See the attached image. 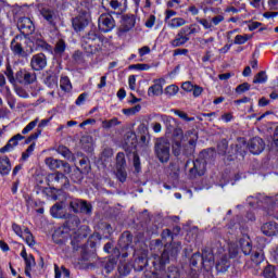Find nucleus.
<instances>
[{"instance_id": "f257e3e1", "label": "nucleus", "mask_w": 278, "mask_h": 278, "mask_svg": "<svg viewBox=\"0 0 278 278\" xmlns=\"http://www.w3.org/2000/svg\"><path fill=\"white\" fill-rule=\"evenodd\" d=\"M179 254L178 248L167 247L160 255L154 254L151 258L138 257L139 270H144L149 264H152V273L150 278H179V269L176 266H169L167 271L164 266L170 262V257H177Z\"/></svg>"}, {"instance_id": "f03ea898", "label": "nucleus", "mask_w": 278, "mask_h": 278, "mask_svg": "<svg viewBox=\"0 0 278 278\" xmlns=\"http://www.w3.org/2000/svg\"><path fill=\"white\" fill-rule=\"evenodd\" d=\"M10 49L17 58H27L35 51H51V45L40 38L15 36L11 41Z\"/></svg>"}, {"instance_id": "7ed1b4c3", "label": "nucleus", "mask_w": 278, "mask_h": 278, "mask_svg": "<svg viewBox=\"0 0 278 278\" xmlns=\"http://www.w3.org/2000/svg\"><path fill=\"white\" fill-rule=\"evenodd\" d=\"M81 219L77 217V215H70L65 224L56 229L52 236L54 242L56 244H64V241L68 240L71 236L74 233V238H86L88 235L86 232V229H88V226H80Z\"/></svg>"}, {"instance_id": "20e7f679", "label": "nucleus", "mask_w": 278, "mask_h": 278, "mask_svg": "<svg viewBox=\"0 0 278 278\" xmlns=\"http://www.w3.org/2000/svg\"><path fill=\"white\" fill-rule=\"evenodd\" d=\"M81 49L87 58L101 53L103 51V37L97 34L96 30H90L81 38Z\"/></svg>"}, {"instance_id": "39448f33", "label": "nucleus", "mask_w": 278, "mask_h": 278, "mask_svg": "<svg viewBox=\"0 0 278 278\" xmlns=\"http://www.w3.org/2000/svg\"><path fill=\"white\" fill-rule=\"evenodd\" d=\"M265 147H266V143H264V139L260 137H254L248 142V144L245 142H243L242 144L240 143L237 144L236 151L237 153L242 155V157H244V153H247V149H249L252 155H260V153L264 151Z\"/></svg>"}, {"instance_id": "423d86ee", "label": "nucleus", "mask_w": 278, "mask_h": 278, "mask_svg": "<svg viewBox=\"0 0 278 278\" xmlns=\"http://www.w3.org/2000/svg\"><path fill=\"white\" fill-rule=\"evenodd\" d=\"M208 255H213L214 256V262H216V269L218 270V273H227V270L229 269V258L227 257V253H225V248L223 245H220L219 243H216V247H213L211 250V253H208Z\"/></svg>"}, {"instance_id": "0eeeda50", "label": "nucleus", "mask_w": 278, "mask_h": 278, "mask_svg": "<svg viewBox=\"0 0 278 278\" xmlns=\"http://www.w3.org/2000/svg\"><path fill=\"white\" fill-rule=\"evenodd\" d=\"M156 157L163 164L170 160V142L166 138H160L156 140L154 146Z\"/></svg>"}, {"instance_id": "6e6552de", "label": "nucleus", "mask_w": 278, "mask_h": 278, "mask_svg": "<svg viewBox=\"0 0 278 278\" xmlns=\"http://www.w3.org/2000/svg\"><path fill=\"white\" fill-rule=\"evenodd\" d=\"M60 194H62V190L52 194V200L59 201L50 208V214L53 218H66V213L64 212L66 208V200L60 199Z\"/></svg>"}, {"instance_id": "1a4fd4ad", "label": "nucleus", "mask_w": 278, "mask_h": 278, "mask_svg": "<svg viewBox=\"0 0 278 278\" xmlns=\"http://www.w3.org/2000/svg\"><path fill=\"white\" fill-rule=\"evenodd\" d=\"M66 205L70 204V210L75 214H91L92 206L88 204L87 201L79 200L77 198L65 199Z\"/></svg>"}, {"instance_id": "9d476101", "label": "nucleus", "mask_w": 278, "mask_h": 278, "mask_svg": "<svg viewBox=\"0 0 278 278\" xmlns=\"http://www.w3.org/2000/svg\"><path fill=\"white\" fill-rule=\"evenodd\" d=\"M98 27L103 34H108L116 27V21L110 13H102L98 18Z\"/></svg>"}, {"instance_id": "9b49d317", "label": "nucleus", "mask_w": 278, "mask_h": 278, "mask_svg": "<svg viewBox=\"0 0 278 278\" xmlns=\"http://www.w3.org/2000/svg\"><path fill=\"white\" fill-rule=\"evenodd\" d=\"M197 23L199 25H202L203 29H207L208 31H214V27H217V25H220L225 21V15L218 14L213 17L208 18H195Z\"/></svg>"}, {"instance_id": "f8f14e48", "label": "nucleus", "mask_w": 278, "mask_h": 278, "mask_svg": "<svg viewBox=\"0 0 278 278\" xmlns=\"http://www.w3.org/2000/svg\"><path fill=\"white\" fill-rule=\"evenodd\" d=\"M193 167L189 169V177L191 179H197V177H203L205 175V160L204 159H197L192 162Z\"/></svg>"}, {"instance_id": "ddd939ff", "label": "nucleus", "mask_w": 278, "mask_h": 278, "mask_svg": "<svg viewBox=\"0 0 278 278\" xmlns=\"http://www.w3.org/2000/svg\"><path fill=\"white\" fill-rule=\"evenodd\" d=\"M30 67L33 71H45L47 68V55L45 53L34 54L30 59Z\"/></svg>"}, {"instance_id": "4468645a", "label": "nucleus", "mask_w": 278, "mask_h": 278, "mask_svg": "<svg viewBox=\"0 0 278 278\" xmlns=\"http://www.w3.org/2000/svg\"><path fill=\"white\" fill-rule=\"evenodd\" d=\"M134 27H136V15L134 14L123 15L121 20L119 31L122 34H125L127 31H130V29H134Z\"/></svg>"}, {"instance_id": "2eb2a0df", "label": "nucleus", "mask_w": 278, "mask_h": 278, "mask_svg": "<svg viewBox=\"0 0 278 278\" xmlns=\"http://www.w3.org/2000/svg\"><path fill=\"white\" fill-rule=\"evenodd\" d=\"M189 40L190 37L188 36V28H180L169 45L174 48L184 47V45H186Z\"/></svg>"}, {"instance_id": "dca6fc26", "label": "nucleus", "mask_w": 278, "mask_h": 278, "mask_svg": "<svg viewBox=\"0 0 278 278\" xmlns=\"http://www.w3.org/2000/svg\"><path fill=\"white\" fill-rule=\"evenodd\" d=\"M22 140H25V136H23L21 134L14 135L11 139H9V141L7 142V144L4 147L0 148V153H12V151H14V149H16V146Z\"/></svg>"}, {"instance_id": "f3484780", "label": "nucleus", "mask_w": 278, "mask_h": 278, "mask_svg": "<svg viewBox=\"0 0 278 278\" xmlns=\"http://www.w3.org/2000/svg\"><path fill=\"white\" fill-rule=\"evenodd\" d=\"M15 77L21 84H34L36 81V73L27 70H20L16 72Z\"/></svg>"}, {"instance_id": "a211bd4d", "label": "nucleus", "mask_w": 278, "mask_h": 278, "mask_svg": "<svg viewBox=\"0 0 278 278\" xmlns=\"http://www.w3.org/2000/svg\"><path fill=\"white\" fill-rule=\"evenodd\" d=\"M164 78L154 79V84L148 88V97H161L164 94Z\"/></svg>"}, {"instance_id": "6ab92c4d", "label": "nucleus", "mask_w": 278, "mask_h": 278, "mask_svg": "<svg viewBox=\"0 0 278 278\" xmlns=\"http://www.w3.org/2000/svg\"><path fill=\"white\" fill-rule=\"evenodd\" d=\"M204 264V262L212 263L214 262V254H207V252L201 253H194L190 258L191 266H197V264Z\"/></svg>"}, {"instance_id": "aec40b11", "label": "nucleus", "mask_w": 278, "mask_h": 278, "mask_svg": "<svg viewBox=\"0 0 278 278\" xmlns=\"http://www.w3.org/2000/svg\"><path fill=\"white\" fill-rule=\"evenodd\" d=\"M40 15L42 16L43 21L51 25V27H55V21H58V14L55 11L49 8H42L40 10Z\"/></svg>"}, {"instance_id": "412c9836", "label": "nucleus", "mask_w": 278, "mask_h": 278, "mask_svg": "<svg viewBox=\"0 0 278 278\" xmlns=\"http://www.w3.org/2000/svg\"><path fill=\"white\" fill-rule=\"evenodd\" d=\"M53 117H49L47 119H41L38 124V128L36 129V131L34 134H31L27 139H26V144H29V142L34 141V140H38V138H40L41 134H42V129H45V127H47V125H49V123H51Z\"/></svg>"}, {"instance_id": "4be33fe9", "label": "nucleus", "mask_w": 278, "mask_h": 278, "mask_svg": "<svg viewBox=\"0 0 278 278\" xmlns=\"http://www.w3.org/2000/svg\"><path fill=\"white\" fill-rule=\"evenodd\" d=\"M72 25L75 31H84L88 27V15L81 14L73 18Z\"/></svg>"}, {"instance_id": "5701e85b", "label": "nucleus", "mask_w": 278, "mask_h": 278, "mask_svg": "<svg viewBox=\"0 0 278 278\" xmlns=\"http://www.w3.org/2000/svg\"><path fill=\"white\" fill-rule=\"evenodd\" d=\"M17 25L23 34H33L34 29H36L34 22L29 17H22Z\"/></svg>"}, {"instance_id": "b1692460", "label": "nucleus", "mask_w": 278, "mask_h": 278, "mask_svg": "<svg viewBox=\"0 0 278 278\" xmlns=\"http://www.w3.org/2000/svg\"><path fill=\"white\" fill-rule=\"evenodd\" d=\"M125 147L128 151L136 149V144H138V137L134 131L126 132L124 137Z\"/></svg>"}, {"instance_id": "393cba45", "label": "nucleus", "mask_w": 278, "mask_h": 278, "mask_svg": "<svg viewBox=\"0 0 278 278\" xmlns=\"http://www.w3.org/2000/svg\"><path fill=\"white\" fill-rule=\"evenodd\" d=\"M247 201L249 205H251V207H255V205L256 207H262L260 203H273V199L264 198L262 197V194H258L256 197L250 195Z\"/></svg>"}, {"instance_id": "a878e982", "label": "nucleus", "mask_w": 278, "mask_h": 278, "mask_svg": "<svg viewBox=\"0 0 278 278\" xmlns=\"http://www.w3.org/2000/svg\"><path fill=\"white\" fill-rule=\"evenodd\" d=\"M261 229H262V232L264 233V236H268V237L277 236L278 224L275 222H268V223H265Z\"/></svg>"}, {"instance_id": "bb28decb", "label": "nucleus", "mask_w": 278, "mask_h": 278, "mask_svg": "<svg viewBox=\"0 0 278 278\" xmlns=\"http://www.w3.org/2000/svg\"><path fill=\"white\" fill-rule=\"evenodd\" d=\"M64 51H66V41H64V39H59L55 42L54 48L51 47V50L48 51V53H52L53 55H56V56H62L64 54Z\"/></svg>"}, {"instance_id": "cd10ccee", "label": "nucleus", "mask_w": 278, "mask_h": 278, "mask_svg": "<svg viewBox=\"0 0 278 278\" xmlns=\"http://www.w3.org/2000/svg\"><path fill=\"white\" fill-rule=\"evenodd\" d=\"M11 170L12 164L10 163V159L8 156L0 157V175H10Z\"/></svg>"}, {"instance_id": "c85d7f7f", "label": "nucleus", "mask_w": 278, "mask_h": 278, "mask_svg": "<svg viewBox=\"0 0 278 278\" xmlns=\"http://www.w3.org/2000/svg\"><path fill=\"white\" fill-rule=\"evenodd\" d=\"M56 153H59V155H62V157H64L65 160H68V162H75V160H77L75 157V154H73V152H71V150L64 146H60L56 149Z\"/></svg>"}, {"instance_id": "c756f323", "label": "nucleus", "mask_w": 278, "mask_h": 278, "mask_svg": "<svg viewBox=\"0 0 278 278\" xmlns=\"http://www.w3.org/2000/svg\"><path fill=\"white\" fill-rule=\"evenodd\" d=\"M45 164L50 168V170H58V168H62V160H58L52 156L46 157Z\"/></svg>"}, {"instance_id": "7c9ffc66", "label": "nucleus", "mask_w": 278, "mask_h": 278, "mask_svg": "<svg viewBox=\"0 0 278 278\" xmlns=\"http://www.w3.org/2000/svg\"><path fill=\"white\" fill-rule=\"evenodd\" d=\"M239 244L244 255H251V251H253V245H251V241H249V239H240Z\"/></svg>"}, {"instance_id": "2f4dec72", "label": "nucleus", "mask_w": 278, "mask_h": 278, "mask_svg": "<svg viewBox=\"0 0 278 278\" xmlns=\"http://www.w3.org/2000/svg\"><path fill=\"white\" fill-rule=\"evenodd\" d=\"M186 23L184 17H174L168 22V27H170V29H178V27H184Z\"/></svg>"}, {"instance_id": "473e14b6", "label": "nucleus", "mask_w": 278, "mask_h": 278, "mask_svg": "<svg viewBox=\"0 0 278 278\" xmlns=\"http://www.w3.org/2000/svg\"><path fill=\"white\" fill-rule=\"evenodd\" d=\"M21 238L23 240H25V242H26V244H28V247L36 245V241L34 240V235H31V231H29V228L24 229V233Z\"/></svg>"}, {"instance_id": "72a5a7b5", "label": "nucleus", "mask_w": 278, "mask_h": 278, "mask_svg": "<svg viewBox=\"0 0 278 278\" xmlns=\"http://www.w3.org/2000/svg\"><path fill=\"white\" fill-rule=\"evenodd\" d=\"M60 87L64 92H71V90H73V85L71 84V79L67 76L61 77Z\"/></svg>"}, {"instance_id": "f704fd0d", "label": "nucleus", "mask_w": 278, "mask_h": 278, "mask_svg": "<svg viewBox=\"0 0 278 278\" xmlns=\"http://www.w3.org/2000/svg\"><path fill=\"white\" fill-rule=\"evenodd\" d=\"M50 177L52 181H54V184H61L60 188H62L63 184H66V181H68V178H66V176H64V174L60 172L52 174Z\"/></svg>"}, {"instance_id": "c9c22d12", "label": "nucleus", "mask_w": 278, "mask_h": 278, "mask_svg": "<svg viewBox=\"0 0 278 278\" xmlns=\"http://www.w3.org/2000/svg\"><path fill=\"white\" fill-rule=\"evenodd\" d=\"M4 75L10 84H16V77H14V68L9 63L5 65Z\"/></svg>"}, {"instance_id": "e433bc0d", "label": "nucleus", "mask_w": 278, "mask_h": 278, "mask_svg": "<svg viewBox=\"0 0 278 278\" xmlns=\"http://www.w3.org/2000/svg\"><path fill=\"white\" fill-rule=\"evenodd\" d=\"M117 125H121V122L117 117H113L112 119H105L102 122L103 129H112V127H116Z\"/></svg>"}, {"instance_id": "4c0bfd02", "label": "nucleus", "mask_w": 278, "mask_h": 278, "mask_svg": "<svg viewBox=\"0 0 278 278\" xmlns=\"http://www.w3.org/2000/svg\"><path fill=\"white\" fill-rule=\"evenodd\" d=\"M34 151H36V143H31V144L26 149V151H24V152L22 153L21 160H22L23 162H27V161L29 160V157H31Z\"/></svg>"}, {"instance_id": "58836bf2", "label": "nucleus", "mask_w": 278, "mask_h": 278, "mask_svg": "<svg viewBox=\"0 0 278 278\" xmlns=\"http://www.w3.org/2000/svg\"><path fill=\"white\" fill-rule=\"evenodd\" d=\"M109 5L112 10H121V8H127V0H110Z\"/></svg>"}, {"instance_id": "ea45409f", "label": "nucleus", "mask_w": 278, "mask_h": 278, "mask_svg": "<svg viewBox=\"0 0 278 278\" xmlns=\"http://www.w3.org/2000/svg\"><path fill=\"white\" fill-rule=\"evenodd\" d=\"M0 94H10V87L7 85L5 76L0 74Z\"/></svg>"}, {"instance_id": "a19ab883", "label": "nucleus", "mask_w": 278, "mask_h": 278, "mask_svg": "<svg viewBox=\"0 0 278 278\" xmlns=\"http://www.w3.org/2000/svg\"><path fill=\"white\" fill-rule=\"evenodd\" d=\"M71 179L72 181H74V184H80L81 179H84V174L81 172V169H79V167H76L72 175H71Z\"/></svg>"}, {"instance_id": "79ce46f5", "label": "nucleus", "mask_w": 278, "mask_h": 278, "mask_svg": "<svg viewBox=\"0 0 278 278\" xmlns=\"http://www.w3.org/2000/svg\"><path fill=\"white\" fill-rule=\"evenodd\" d=\"M185 138H187L188 143L190 147H197V140H199V136H197V132L194 131H187L185 135Z\"/></svg>"}, {"instance_id": "37998d69", "label": "nucleus", "mask_w": 278, "mask_h": 278, "mask_svg": "<svg viewBox=\"0 0 278 278\" xmlns=\"http://www.w3.org/2000/svg\"><path fill=\"white\" fill-rule=\"evenodd\" d=\"M140 110H142V105L136 104L132 108L124 109L123 114H125V116H135V114H138V112H140Z\"/></svg>"}, {"instance_id": "c03bdc74", "label": "nucleus", "mask_w": 278, "mask_h": 278, "mask_svg": "<svg viewBox=\"0 0 278 278\" xmlns=\"http://www.w3.org/2000/svg\"><path fill=\"white\" fill-rule=\"evenodd\" d=\"M39 121L40 119L37 117L34 121L29 122L22 130L23 136L29 134V131H33L36 128V125H38Z\"/></svg>"}, {"instance_id": "a18cd8bd", "label": "nucleus", "mask_w": 278, "mask_h": 278, "mask_svg": "<svg viewBox=\"0 0 278 278\" xmlns=\"http://www.w3.org/2000/svg\"><path fill=\"white\" fill-rule=\"evenodd\" d=\"M251 40V35H237L233 40V45H247Z\"/></svg>"}, {"instance_id": "49530a36", "label": "nucleus", "mask_w": 278, "mask_h": 278, "mask_svg": "<svg viewBox=\"0 0 278 278\" xmlns=\"http://www.w3.org/2000/svg\"><path fill=\"white\" fill-rule=\"evenodd\" d=\"M266 81H268V76L266 75V72L257 73L253 79V84H266Z\"/></svg>"}, {"instance_id": "de8ad7c7", "label": "nucleus", "mask_w": 278, "mask_h": 278, "mask_svg": "<svg viewBox=\"0 0 278 278\" xmlns=\"http://www.w3.org/2000/svg\"><path fill=\"white\" fill-rule=\"evenodd\" d=\"M79 165L81 166L84 173H88L90 170V160L88 156H84V154H80Z\"/></svg>"}, {"instance_id": "09e8293b", "label": "nucleus", "mask_w": 278, "mask_h": 278, "mask_svg": "<svg viewBox=\"0 0 278 278\" xmlns=\"http://www.w3.org/2000/svg\"><path fill=\"white\" fill-rule=\"evenodd\" d=\"M127 161L125 160V153L119 152L116 155V168H125Z\"/></svg>"}, {"instance_id": "8fccbe9b", "label": "nucleus", "mask_w": 278, "mask_h": 278, "mask_svg": "<svg viewBox=\"0 0 278 278\" xmlns=\"http://www.w3.org/2000/svg\"><path fill=\"white\" fill-rule=\"evenodd\" d=\"M116 170L118 181L125 184V181H127V172L125 170V167H117Z\"/></svg>"}, {"instance_id": "3c124183", "label": "nucleus", "mask_w": 278, "mask_h": 278, "mask_svg": "<svg viewBox=\"0 0 278 278\" xmlns=\"http://www.w3.org/2000/svg\"><path fill=\"white\" fill-rule=\"evenodd\" d=\"M7 99V103L11 110H14L16 108V100L14 99V96H12V90L9 89V94H2Z\"/></svg>"}, {"instance_id": "603ef678", "label": "nucleus", "mask_w": 278, "mask_h": 278, "mask_svg": "<svg viewBox=\"0 0 278 278\" xmlns=\"http://www.w3.org/2000/svg\"><path fill=\"white\" fill-rule=\"evenodd\" d=\"M182 29H188L187 30V36L190 38V36L194 34H199L201 31V27L197 26V24H191L190 26H185Z\"/></svg>"}, {"instance_id": "864d4df0", "label": "nucleus", "mask_w": 278, "mask_h": 278, "mask_svg": "<svg viewBox=\"0 0 278 278\" xmlns=\"http://www.w3.org/2000/svg\"><path fill=\"white\" fill-rule=\"evenodd\" d=\"M179 92V87L177 85H169L165 88V94L167 97H175Z\"/></svg>"}, {"instance_id": "5fc2aeb1", "label": "nucleus", "mask_w": 278, "mask_h": 278, "mask_svg": "<svg viewBox=\"0 0 278 278\" xmlns=\"http://www.w3.org/2000/svg\"><path fill=\"white\" fill-rule=\"evenodd\" d=\"M73 60L77 63V64H84V62H86V58L84 52L77 50L74 52L73 54Z\"/></svg>"}, {"instance_id": "6e6d98bb", "label": "nucleus", "mask_w": 278, "mask_h": 278, "mask_svg": "<svg viewBox=\"0 0 278 278\" xmlns=\"http://www.w3.org/2000/svg\"><path fill=\"white\" fill-rule=\"evenodd\" d=\"M263 275L265 278L277 277V274H275V266L269 265V266L265 267Z\"/></svg>"}, {"instance_id": "4d7b16f0", "label": "nucleus", "mask_w": 278, "mask_h": 278, "mask_svg": "<svg viewBox=\"0 0 278 278\" xmlns=\"http://www.w3.org/2000/svg\"><path fill=\"white\" fill-rule=\"evenodd\" d=\"M45 84L48 85V88H53L54 86H58V77H55V75L47 76Z\"/></svg>"}, {"instance_id": "13d9d810", "label": "nucleus", "mask_w": 278, "mask_h": 278, "mask_svg": "<svg viewBox=\"0 0 278 278\" xmlns=\"http://www.w3.org/2000/svg\"><path fill=\"white\" fill-rule=\"evenodd\" d=\"M251 260L254 264H262L264 262V254L262 252H254L251 255Z\"/></svg>"}, {"instance_id": "bf43d9fd", "label": "nucleus", "mask_w": 278, "mask_h": 278, "mask_svg": "<svg viewBox=\"0 0 278 278\" xmlns=\"http://www.w3.org/2000/svg\"><path fill=\"white\" fill-rule=\"evenodd\" d=\"M248 90H251V85H249V83H243L241 85H238L236 88V92L238 94H242L244 92H248Z\"/></svg>"}, {"instance_id": "052dcab7", "label": "nucleus", "mask_w": 278, "mask_h": 278, "mask_svg": "<svg viewBox=\"0 0 278 278\" xmlns=\"http://www.w3.org/2000/svg\"><path fill=\"white\" fill-rule=\"evenodd\" d=\"M149 68H151V66L149 64H132L129 66L130 71H149Z\"/></svg>"}, {"instance_id": "680f3d73", "label": "nucleus", "mask_w": 278, "mask_h": 278, "mask_svg": "<svg viewBox=\"0 0 278 278\" xmlns=\"http://www.w3.org/2000/svg\"><path fill=\"white\" fill-rule=\"evenodd\" d=\"M132 162H134L135 173H140L142 168L140 166V156L138 155V153H134Z\"/></svg>"}, {"instance_id": "e2e57ef3", "label": "nucleus", "mask_w": 278, "mask_h": 278, "mask_svg": "<svg viewBox=\"0 0 278 278\" xmlns=\"http://www.w3.org/2000/svg\"><path fill=\"white\" fill-rule=\"evenodd\" d=\"M174 114H176V116H179V118H182V121H187V123L194 121V117H188L187 113L179 110H175Z\"/></svg>"}, {"instance_id": "0e129e2a", "label": "nucleus", "mask_w": 278, "mask_h": 278, "mask_svg": "<svg viewBox=\"0 0 278 278\" xmlns=\"http://www.w3.org/2000/svg\"><path fill=\"white\" fill-rule=\"evenodd\" d=\"M25 262V268H34L36 266V258H34V255L29 254L27 258L24 260Z\"/></svg>"}, {"instance_id": "69168bd1", "label": "nucleus", "mask_w": 278, "mask_h": 278, "mask_svg": "<svg viewBox=\"0 0 278 278\" xmlns=\"http://www.w3.org/2000/svg\"><path fill=\"white\" fill-rule=\"evenodd\" d=\"M192 94L195 99H198V97H200L201 94H203V87L199 86V85H194L193 89H192Z\"/></svg>"}, {"instance_id": "338daca9", "label": "nucleus", "mask_w": 278, "mask_h": 278, "mask_svg": "<svg viewBox=\"0 0 278 278\" xmlns=\"http://www.w3.org/2000/svg\"><path fill=\"white\" fill-rule=\"evenodd\" d=\"M181 88L185 92H192V90H194V85L191 81H185L182 83Z\"/></svg>"}, {"instance_id": "774afa93", "label": "nucleus", "mask_w": 278, "mask_h": 278, "mask_svg": "<svg viewBox=\"0 0 278 278\" xmlns=\"http://www.w3.org/2000/svg\"><path fill=\"white\" fill-rule=\"evenodd\" d=\"M239 248L238 245L229 244L228 245V252L230 254V257H236L238 255Z\"/></svg>"}]
</instances>
